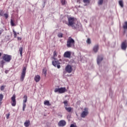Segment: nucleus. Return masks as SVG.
<instances>
[{"instance_id": "obj_39", "label": "nucleus", "mask_w": 127, "mask_h": 127, "mask_svg": "<svg viewBox=\"0 0 127 127\" xmlns=\"http://www.w3.org/2000/svg\"><path fill=\"white\" fill-rule=\"evenodd\" d=\"M70 127H77V126L74 124H71Z\"/></svg>"}, {"instance_id": "obj_41", "label": "nucleus", "mask_w": 127, "mask_h": 127, "mask_svg": "<svg viewBox=\"0 0 127 127\" xmlns=\"http://www.w3.org/2000/svg\"><path fill=\"white\" fill-rule=\"evenodd\" d=\"M18 40H21V38H20V37H18Z\"/></svg>"}, {"instance_id": "obj_16", "label": "nucleus", "mask_w": 127, "mask_h": 127, "mask_svg": "<svg viewBox=\"0 0 127 127\" xmlns=\"http://www.w3.org/2000/svg\"><path fill=\"white\" fill-rule=\"evenodd\" d=\"M93 50L95 53H97L99 50V45H96L95 46H94Z\"/></svg>"}, {"instance_id": "obj_6", "label": "nucleus", "mask_w": 127, "mask_h": 127, "mask_svg": "<svg viewBox=\"0 0 127 127\" xmlns=\"http://www.w3.org/2000/svg\"><path fill=\"white\" fill-rule=\"evenodd\" d=\"M52 64L55 67H57L58 69H60L61 66L60 65V62L59 61H57L56 59L54 61L52 62Z\"/></svg>"}, {"instance_id": "obj_1", "label": "nucleus", "mask_w": 127, "mask_h": 127, "mask_svg": "<svg viewBox=\"0 0 127 127\" xmlns=\"http://www.w3.org/2000/svg\"><path fill=\"white\" fill-rule=\"evenodd\" d=\"M66 46L68 48L70 47H74V46H75V41L74 39L69 37L67 41Z\"/></svg>"}, {"instance_id": "obj_37", "label": "nucleus", "mask_w": 127, "mask_h": 127, "mask_svg": "<svg viewBox=\"0 0 127 127\" xmlns=\"http://www.w3.org/2000/svg\"><path fill=\"white\" fill-rule=\"evenodd\" d=\"M10 116V114H8L6 115V118L7 119V120H8V119H9V116Z\"/></svg>"}, {"instance_id": "obj_23", "label": "nucleus", "mask_w": 127, "mask_h": 127, "mask_svg": "<svg viewBox=\"0 0 127 127\" xmlns=\"http://www.w3.org/2000/svg\"><path fill=\"white\" fill-rule=\"evenodd\" d=\"M65 110L67 111V112L70 113L71 111H72V108L71 107H65Z\"/></svg>"}, {"instance_id": "obj_42", "label": "nucleus", "mask_w": 127, "mask_h": 127, "mask_svg": "<svg viewBox=\"0 0 127 127\" xmlns=\"http://www.w3.org/2000/svg\"><path fill=\"white\" fill-rule=\"evenodd\" d=\"M5 73L6 74H7V73H8L7 70H5Z\"/></svg>"}, {"instance_id": "obj_34", "label": "nucleus", "mask_w": 127, "mask_h": 127, "mask_svg": "<svg viewBox=\"0 0 127 127\" xmlns=\"http://www.w3.org/2000/svg\"><path fill=\"white\" fill-rule=\"evenodd\" d=\"M4 63H5V62H4V61H1L0 62V64H1V65H2V67H3V65L4 64Z\"/></svg>"}, {"instance_id": "obj_22", "label": "nucleus", "mask_w": 127, "mask_h": 127, "mask_svg": "<svg viewBox=\"0 0 127 127\" xmlns=\"http://www.w3.org/2000/svg\"><path fill=\"white\" fill-rule=\"evenodd\" d=\"M103 2H104V0H99L98 2V4L99 5H102Z\"/></svg>"}, {"instance_id": "obj_29", "label": "nucleus", "mask_w": 127, "mask_h": 127, "mask_svg": "<svg viewBox=\"0 0 127 127\" xmlns=\"http://www.w3.org/2000/svg\"><path fill=\"white\" fill-rule=\"evenodd\" d=\"M4 17L5 18V19H7L8 18V13H6L3 14Z\"/></svg>"}, {"instance_id": "obj_7", "label": "nucleus", "mask_w": 127, "mask_h": 127, "mask_svg": "<svg viewBox=\"0 0 127 127\" xmlns=\"http://www.w3.org/2000/svg\"><path fill=\"white\" fill-rule=\"evenodd\" d=\"M26 102H27V96L24 95L23 101V111H25V108H26Z\"/></svg>"}, {"instance_id": "obj_35", "label": "nucleus", "mask_w": 127, "mask_h": 127, "mask_svg": "<svg viewBox=\"0 0 127 127\" xmlns=\"http://www.w3.org/2000/svg\"><path fill=\"white\" fill-rule=\"evenodd\" d=\"M64 105L67 107V106H68V102L67 101H64Z\"/></svg>"}, {"instance_id": "obj_36", "label": "nucleus", "mask_w": 127, "mask_h": 127, "mask_svg": "<svg viewBox=\"0 0 127 127\" xmlns=\"http://www.w3.org/2000/svg\"><path fill=\"white\" fill-rule=\"evenodd\" d=\"M13 32L14 33V37L15 38L17 36L16 32L14 31V30H13Z\"/></svg>"}, {"instance_id": "obj_12", "label": "nucleus", "mask_w": 127, "mask_h": 127, "mask_svg": "<svg viewBox=\"0 0 127 127\" xmlns=\"http://www.w3.org/2000/svg\"><path fill=\"white\" fill-rule=\"evenodd\" d=\"M59 127H65L66 126V121L64 120H61L58 123Z\"/></svg>"}, {"instance_id": "obj_38", "label": "nucleus", "mask_w": 127, "mask_h": 127, "mask_svg": "<svg viewBox=\"0 0 127 127\" xmlns=\"http://www.w3.org/2000/svg\"><path fill=\"white\" fill-rule=\"evenodd\" d=\"M4 89V86H1V87H0V90H1V91H3V89Z\"/></svg>"}, {"instance_id": "obj_43", "label": "nucleus", "mask_w": 127, "mask_h": 127, "mask_svg": "<svg viewBox=\"0 0 127 127\" xmlns=\"http://www.w3.org/2000/svg\"><path fill=\"white\" fill-rule=\"evenodd\" d=\"M1 56V53H0V57Z\"/></svg>"}, {"instance_id": "obj_5", "label": "nucleus", "mask_w": 127, "mask_h": 127, "mask_svg": "<svg viewBox=\"0 0 127 127\" xmlns=\"http://www.w3.org/2000/svg\"><path fill=\"white\" fill-rule=\"evenodd\" d=\"M2 59L4 61H5V62H10V60H11V56L8 55L4 54Z\"/></svg>"}, {"instance_id": "obj_20", "label": "nucleus", "mask_w": 127, "mask_h": 127, "mask_svg": "<svg viewBox=\"0 0 127 127\" xmlns=\"http://www.w3.org/2000/svg\"><path fill=\"white\" fill-rule=\"evenodd\" d=\"M23 51V48L20 47L19 49V52H20V56H22V52Z\"/></svg>"}, {"instance_id": "obj_24", "label": "nucleus", "mask_w": 127, "mask_h": 127, "mask_svg": "<svg viewBox=\"0 0 127 127\" xmlns=\"http://www.w3.org/2000/svg\"><path fill=\"white\" fill-rule=\"evenodd\" d=\"M57 56V53L56 52V51L54 52L53 59H54L55 60V59H56L55 57H56Z\"/></svg>"}, {"instance_id": "obj_18", "label": "nucleus", "mask_w": 127, "mask_h": 127, "mask_svg": "<svg viewBox=\"0 0 127 127\" xmlns=\"http://www.w3.org/2000/svg\"><path fill=\"white\" fill-rule=\"evenodd\" d=\"M44 104L45 106H51V104H50V102H49V101L46 100L44 102Z\"/></svg>"}, {"instance_id": "obj_28", "label": "nucleus", "mask_w": 127, "mask_h": 127, "mask_svg": "<svg viewBox=\"0 0 127 127\" xmlns=\"http://www.w3.org/2000/svg\"><path fill=\"white\" fill-rule=\"evenodd\" d=\"M61 3L63 5H65V4L67 3V2H66V0H62Z\"/></svg>"}, {"instance_id": "obj_2", "label": "nucleus", "mask_w": 127, "mask_h": 127, "mask_svg": "<svg viewBox=\"0 0 127 127\" xmlns=\"http://www.w3.org/2000/svg\"><path fill=\"white\" fill-rule=\"evenodd\" d=\"M68 23L67 25L68 26H71L72 28H76V27L74 25L75 24V21H76V19L73 17H69L68 18Z\"/></svg>"}, {"instance_id": "obj_19", "label": "nucleus", "mask_w": 127, "mask_h": 127, "mask_svg": "<svg viewBox=\"0 0 127 127\" xmlns=\"http://www.w3.org/2000/svg\"><path fill=\"white\" fill-rule=\"evenodd\" d=\"M84 3H85L84 5H88L90 3V0H83Z\"/></svg>"}, {"instance_id": "obj_9", "label": "nucleus", "mask_w": 127, "mask_h": 127, "mask_svg": "<svg viewBox=\"0 0 127 127\" xmlns=\"http://www.w3.org/2000/svg\"><path fill=\"white\" fill-rule=\"evenodd\" d=\"M88 114H89L88 108H84V110L81 114V118H86L88 116Z\"/></svg>"}, {"instance_id": "obj_44", "label": "nucleus", "mask_w": 127, "mask_h": 127, "mask_svg": "<svg viewBox=\"0 0 127 127\" xmlns=\"http://www.w3.org/2000/svg\"><path fill=\"white\" fill-rule=\"evenodd\" d=\"M64 74H65V72H64Z\"/></svg>"}, {"instance_id": "obj_21", "label": "nucleus", "mask_w": 127, "mask_h": 127, "mask_svg": "<svg viewBox=\"0 0 127 127\" xmlns=\"http://www.w3.org/2000/svg\"><path fill=\"white\" fill-rule=\"evenodd\" d=\"M2 99H3V95L2 94H0V106L2 103L1 101H2Z\"/></svg>"}, {"instance_id": "obj_10", "label": "nucleus", "mask_w": 127, "mask_h": 127, "mask_svg": "<svg viewBox=\"0 0 127 127\" xmlns=\"http://www.w3.org/2000/svg\"><path fill=\"white\" fill-rule=\"evenodd\" d=\"M11 100L12 101L11 105L12 107H15V105H16V101L15 100V95H13L12 97L11 98Z\"/></svg>"}, {"instance_id": "obj_14", "label": "nucleus", "mask_w": 127, "mask_h": 127, "mask_svg": "<svg viewBox=\"0 0 127 127\" xmlns=\"http://www.w3.org/2000/svg\"><path fill=\"white\" fill-rule=\"evenodd\" d=\"M64 56L65 58H70V57H71V52H65L64 55Z\"/></svg>"}, {"instance_id": "obj_40", "label": "nucleus", "mask_w": 127, "mask_h": 127, "mask_svg": "<svg viewBox=\"0 0 127 127\" xmlns=\"http://www.w3.org/2000/svg\"><path fill=\"white\" fill-rule=\"evenodd\" d=\"M2 33V30H0V35Z\"/></svg>"}, {"instance_id": "obj_27", "label": "nucleus", "mask_w": 127, "mask_h": 127, "mask_svg": "<svg viewBox=\"0 0 127 127\" xmlns=\"http://www.w3.org/2000/svg\"><path fill=\"white\" fill-rule=\"evenodd\" d=\"M86 42L87 44H91V43H92V41H91V39L90 38H88L86 40Z\"/></svg>"}, {"instance_id": "obj_26", "label": "nucleus", "mask_w": 127, "mask_h": 127, "mask_svg": "<svg viewBox=\"0 0 127 127\" xmlns=\"http://www.w3.org/2000/svg\"><path fill=\"white\" fill-rule=\"evenodd\" d=\"M10 24L11 26H15V24L14 23L12 19L10 20Z\"/></svg>"}, {"instance_id": "obj_4", "label": "nucleus", "mask_w": 127, "mask_h": 127, "mask_svg": "<svg viewBox=\"0 0 127 127\" xmlns=\"http://www.w3.org/2000/svg\"><path fill=\"white\" fill-rule=\"evenodd\" d=\"M66 88L65 87H61L56 88L55 90V93H59V94H63V93H65L66 92Z\"/></svg>"}, {"instance_id": "obj_32", "label": "nucleus", "mask_w": 127, "mask_h": 127, "mask_svg": "<svg viewBox=\"0 0 127 127\" xmlns=\"http://www.w3.org/2000/svg\"><path fill=\"white\" fill-rule=\"evenodd\" d=\"M0 16H3V10H0Z\"/></svg>"}, {"instance_id": "obj_25", "label": "nucleus", "mask_w": 127, "mask_h": 127, "mask_svg": "<svg viewBox=\"0 0 127 127\" xmlns=\"http://www.w3.org/2000/svg\"><path fill=\"white\" fill-rule=\"evenodd\" d=\"M119 4L121 7H124V2H123V0L119 1Z\"/></svg>"}, {"instance_id": "obj_13", "label": "nucleus", "mask_w": 127, "mask_h": 127, "mask_svg": "<svg viewBox=\"0 0 127 127\" xmlns=\"http://www.w3.org/2000/svg\"><path fill=\"white\" fill-rule=\"evenodd\" d=\"M127 48V41H125L122 43L121 45V48L123 50H126Z\"/></svg>"}, {"instance_id": "obj_15", "label": "nucleus", "mask_w": 127, "mask_h": 127, "mask_svg": "<svg viewBox=\"0 0 127 127\" xmlns=\"http://www.w3.org/2000/svg\"><path fill=\"white\" fill-rule=\"evenodd\" d=\"M41 79V77L39 75H36L35 76L34 80L35 81V82H36V83H38V82H39Z\"/></svg>"}, {"instance_id": "obj_11", "label": "nucleus", "mask_w": 127, "mask_h": 127, "mask_svg": "<svg viewBox=\"0 0 127 127\" xmlns=\"http://www.w3.org/2000/svg\"><path fill=\"white\" fill-rule=\"evenodd\" d=\"M103 59H104V57L103 56H99L97 57V62L98 65H100V64L102 61H103Z\"/></svg>"}, {"instance_id": "obj_8", "label": "nucleus", "mask_w": 127, "mask_h": 127, "mask_svg": "<svg viewBox=\"0 0 127 127\" xmlns=\"http://www.w3.org/2000/svg\"><path fill=\"white\" fill-rule=\"evenodd\" d=\"M72 71H73L72 66L70 64L67 65L65 67V71L70 74V73H72Z\"/></svg>"}, {"instance_id": "obj_30", "label": "nucleus", "mask_w": 127, "mask_h": 127, "mask_svg": "<svg viewBox=\"0 0 127 127\" xmlns=\"http://www.w3.org/2000/svg\"><path fill=\"white\" fill-rule=\"evenodd\" d=\"M123 28H124V29H127V22H125V25H123Z\"/></svg>"}, {"instance_id": "obj_33", "label": "nucleus", "mask_w": 127, "mask_h": 127, "mask_svg": "<svg viewBox=\"0 0 127 127\" xmlns=\"http://www.w3.org/2000/svg\"><path fill=\"white\" fill-rule=\"evenodd\" d=\"M46 72H47V71H46V69H44L43 70V73L44 74V75L45 76H46Z\"/></svg>"}, {"instance_id": "obj_31", "label": "nucleus", "mask_w": 127, "mask_h": 127, "mask_svg": "<svg viewBox=\"0 0 127 127\" xmlns=\"http://www.w3.org/2000/svg\"><path fill=\"white\" fill-rule=\"evenodd\" d=\"M58 37H60V38L63 37V34L60 33L58 35Z\"/></svg>"}, {"instance_id": "obj_17", "label": "nucleus", "mask_w": 127, "mask_h": 127, "mask_svg": "<svg viewBox=\"0 0 127 127\" xmlns=\"http://www.w3.org/2000/svg\"><path fill=\"white\" fill-rule=\"evenodd\" d=\"M25 127H29L30 125V121L26 120L24 124Z\"/></svg>"}, {"instance_id": "obj_3", "label": "nucleus", "mask_w": 127, "mask_h": 127, "mask_svg": "<svg viewBox=\"0 0 127 127\" xmlns=\"http://www.w3.org/2000/svg\"><path fill=\"white\" fill-rule=\"evenodd\" d=\"M25 74H26V68L24 67L20 77V81H21V82H23L24 80V78H25Z\"/></svg>"}]
</instances>
